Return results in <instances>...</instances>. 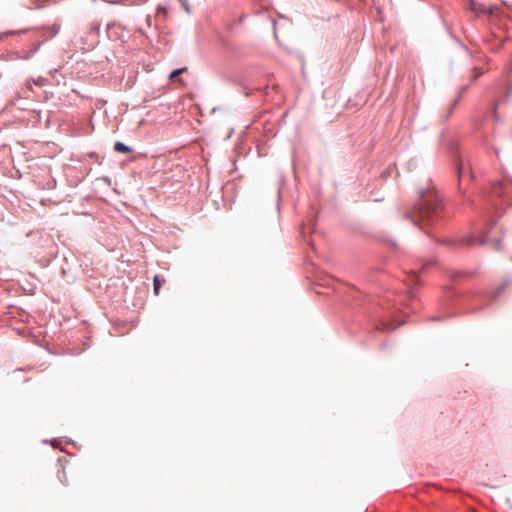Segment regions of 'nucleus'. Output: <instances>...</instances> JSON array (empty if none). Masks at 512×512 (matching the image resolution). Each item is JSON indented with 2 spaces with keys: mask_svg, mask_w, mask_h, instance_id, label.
<instances>
[{
  "mask_svg": "<svg viewBox=\"0 0 512 512\" xmlns=\"http://www.w3.org/2000/svg\"><path fill=\"white\" fill-rule=\"evenodd\" d=\"M469 243H470V244H473V243H474V240H473V239H470V240H469Z\"/></svg>",
  "mask_w": 512,
  "mask_h": 512,
  "instance_id": "9d476101",
  "label": "nucleus"
},
{
  "mask_svg": "<svg viewBox=\"0 0 512 512\" xmlns=\"http://www.w3.org/2000/svg\"><path fill=\"white\" fill-rule=\"evenodd\" d=\"M114 149H115V151L120 152V153L131 152V149L122 142H116L114 145Z\"/></svg>",
  "mask_w": 512,
  "mask_h": 512,
  "instance_id": "39448f33",
  "label": "nucleus"
},
{
  "mask_svg": "<svg viewBox=\"0 0 512 512\" xmlns=\"http://www.w3.org/2000/svg\"><path fill=\"white\" fill-rule=\"evenodd\" d=\"M165 282L164 279H161L159 275H156L153 279V290L156 295L159 294L160 288L162 284Z\"/></svg>",
  "mask_w": 512,
  "mask_h": 512,
  "instance_id": "20e7f679",
  "label": "nucleus"
},
{
  "mask_svg": "<svg viewBox=\"0 0 512 512\" xmlns=\"http://www.w3.org/2000/svg\"><path fill=\"white\" fill-rule=\"evenodd\" d=\"M57 478L63 486H68L67 472L63 466L57 471Z\"/></svg>",
  "mask_w": 512,
  "mask_h": 512,
  "instance_id": "7ed1b4c3",
  "label": "nucleus"
},
{
  "mask_svg": "<svg viewBox=\"0 0 512 512\" xmlns=\"http://www.w3.org/2000/svg\"><path fill=\"white\" fill-rule=\"evenodd\" d=\"M472 174L469 168L460 165L458 167V178H459V188L461 189L462 183L466 180L471 179Z\"/></svg>",
  "mask_w": 512,
  "mask_h": 512,
  "instance_id": "f03ea898",
  "label": "nucleus"
},
{
  "mask_svg": "<svg viewBox=\"0 0 512 512\" xmlns=\"http://www.w3.org/2000/svg\"><path fill=\"white\" fill-rule=\"evenodd\" d=\"M412 278H413V283H415V284H416V283H417V280H418L417 276H413Z\"/></svg>",
  "mask_w": 512,
  "mask_h": 512,
  "instance_id": "1a4fd4ad",
  "label": "nucleus"
},
{
  "mask_svg": "<svg viewBox=\"0 0 512 512\" xmlns=\"http://www.w3.org/2000/svg\"><path fill=\"white\" fill-rule=\"evenodd\" d=\"M472 8H473V10H474V11H476V12H478V11H482V12H487V13H489V14H493V8H492V7H490V8H489V10H485V9H481V10H479V9H477V8H476V4H475V3H472Z\"/></svg>",
  "mask_w": 512,
  "mask_h": 512,
  "instance_id": "0eeeda50",
  "label": "nucleus"
},
{
  "mask_svg": "<svg viewBox=\"0 0 512 512\" xmlns=\"http://www.w3.org/2000/svg\"><path fill=\"white\" fill-rule=\"evenodd\" d=\"M187 70L186 67H183V68H180V69H177V70H174L171 74H170V79H174L176 78L178 75L182 74L183 72H185Z\"/></svg>",
  "mask_w": 512,
  "mask_h": 512,
  "instance_id": "423d86ee",
  "label": "nucleus"
},
{
  "mask_svg": "<svg viewBox=\"0 0 512 512\" xmlns=\"http://www.w3.org/2000/svg\"><path fill=\"white\" fill-rule=\"evenodd\" d=\"M458 99H456L453 104L449 108L448 115H450L453 112L454 107L457 105Z\"/></svg>",
  "mask_w": 512,
  "mask_h": 512,
  "instance_id": "6e6552de",
  "label": "nucleus"
},
{
  "mask_svg": "<svg viewBox=\"0 0 512 512\" xmlns=\"http://www.w3.org/2000/svg\"><path fill=\"white\" fill-rule=\"evenodd\" d=\"M440 200L434 189H427L420 194L419 206L411 214L410 218L421 228L433 224L437 220Z\"/></svg>",
  "mask_w": 512,
  "mask_h": 512,
  "instance_id": "f257e3e1",
  "label": "nucleus"
}]
</instances>
